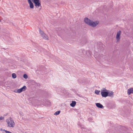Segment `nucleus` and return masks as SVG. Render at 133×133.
<instances>
[{"mask_svg":"<svg viewBox=\"0 0 133 133\" xmlns=\"http://www.w3.org/2000/svg\"><path fill=\"white\" fill-rule=\"evenodd\" d=\"M60 90V89H59V90ZM58 90H59V89H58ZM58 91L59 94H61V93H60L59 92V91H58Z\"/></svg>","mask_w":133,"mask_h":133,"instance_id":"a878e982","label":"nucleus"},{"mask_svg":"<svg viewBox=\"0 0 133 133\" xmlns=\"http://www.w3.org/2000/svg\"><path fill=\"white\" fill-rule=\"evenodd\" d=\"M26 87L25 86H23V87L21 88L17 89L16 91H14V92L16 93H20L22 91H25L26 89Z\"/></svg>","mask_w":133,"mask_h":133,"instance_id":"39448f33","label":"nucleus"},{"mask_svg":"<svg viewBox=\"0 0 133 133\" xmlns=\"http://www.w3.org/2000/svg\"><path fill=\"white\" fill-rule=\"evenodd\" d=\"M28 1L29 4L32 3V2L31 0H28Z\"/></svg>","mask_w":133,"mask_h":133,"instance_id":"b1692460","label":"nucleus"},{"mask_svg":"<svg viewBox=\"0 0 133 133\" xmlns=\"http://www.w3.org/2000/svg\"><path fill=\"white\" fill-rule=\"evenodd\" d=\"M4 131L6 133H12L10 131H8L5 130H4Z\"/></svg>","mask_w":133,"mask_h":133,"instance_id":"6ab92c4d","label":"nucleus"},{"mask_svg":"<svg viewBox=\"0 0 133 133\" xmlns=\"http://www.w3.org/2000/svg\"><path fill=\"white\" fill-rule=\"evenodd\" d=\"M91 120V118H89L88 119V120L90 121V120Z\"/></svg>","mask_w":133,"mask_h":133,"instance_id":"393cba45","label":"nucleus"},{"mask_svg":"<svg viewBox=\"0 0 133 133\" xmlns=\"http://www.w3.org/2000/svg\"><path fill=\"white\" fill-rule=\"evenodd\" d=\"M61 111H56L54 114V115H58L60 113Z\"/></svg>","mask_w":133,"mask_h":133,"instance_id":"f3484780","label":"nucleus"},{"mask_svg":"<svg viewBox=\"0 0 133 133\" xmlns=\"http://www.w3.org/2000/svg\"><path fill=\"white\" fill-rule=\"evenodd\" d=\"M113 95L114 92L112 91H110V92L108 91V96L111 97H113Z\"/></svg>","mask_w":133,"mask_h":133,"instance_id":"9b49d317","label":"nucleus"},{"mask_svg":"<svg viewBox=\"0 0 133 133\" xmlns=\"http://www.w3.org/2000/svg\"><path fill=\"white\" fill-rule=\"evenodd\" d=\"M84 21L87 24L93 27H95L99 23L98 21L93 22L87 17L84 18Z\"/></svg>","mask_w":133,"mask_h":133,"instance_id":"f257e3e1","label":"nucleus"},{"mask_svg":"<svg viewBox=\"0 0 133 133\" xmlns=\"http://www.w3.org/2000/svg\"><path fill=\"white\" fill-rule=\"evenodd\" d=\"M39 33L41 35V36H43V35H45V33H44V32L42 31V30L41 29H39Z\"/></svg>","mask_w":133,"mask_h":133,"instance_id":"ddd939ff","label":"nucleus"},{"mask_svg":"<svg viewBox=\"0 0 133 133\" xmlns=\"http://www.w3.org/2000/svg\"><path fill=\"white\" fill-rule=\"evenodd\" d=\"M12 78L14 79L16 78V75L15 73H13L12 74Z\"/></svg>","mask_w":133,"mask_h":133,"instance_id":"dca6fc26","label":"nucleus"},{"mask_svg":"<svg viewBox=\"0 0 133 133\" xmlns=\"http://www.w3.org/2000/svg\"><path fill=\"white\" fill-rule=\"evenodd\" d=\"M4 131L6 133H12L10 131H8L5 130H4Z\"/></svg>","mask_w":133,"mask_h":133,"instance_id":"aec40b11","label":"nucleus"},{"mask_svg":"<svg viewBox=\"0 0 133 133\" xmlns=\"http://www.w3.org/2000/svg\"><path fill=\"white\" fill-rule=\"evenodd\" d=\"M95 104L96 107L98 108H103V105L99 103H96Z\"/></svg>","mask_w":133,"mask_h":133,"instance_id":"1a4fd4ad","label":"nucleus"},{"mask_svg":"<svg viewBox=\"0 0 133 133\" xmlns=\"http://www.w3.org/2000/svg\"><path fill=\"white\" fill-rule=\"evenodd\" d=\"M101 94L103 97H106L108 96V91L105 88L101 91Z\"/></svg>","mask_w":133,"mask_h":133,"instance_id":"7ed1b4c3","label":"nucleus"},{"mask_svg":"<svg viewBox=\"0 0 133 133\" xmlns=\"http://www.w3.org/2000/svg\"><path fill=\"white\" fill-rule=\"evenodd\" d=\"M87 42V41L85 40L84 42V41H82V43L83 44H85Z\"/></svg>","mask_w":133,"mask_h":133,"instance_id":"4be33fe9","label":"nucleus"},{"mask_svg":"<svg viewBox=\"0 0 133 133\" xmlns=\"http://www.w3.org/2000/svg\"><path fill=\"white\" fill-rule=\"evenodd\" d=\"M32 1L36 8H38L40 6L41 7V2L40 0H32Z\"/></svg>","mask_w":133,"mask_h":133,"instance_id":"20e7f679","label":"nucleus"},{"mask_svg":"<svg viewBox=\"0 0 133 133\" xmlns=\"http://www.w3.org/2000/svg\"><path fill=\"white\" fill-rule=\"evenodd\" d=\"M104 45L102 43H99L98 44V48L100 50H103L104 49Z\"/></svg>","mask_w":133,"mask_h":133,"instance_id":"423d86ee","label":"nucleus"},{"mask_svg":"<svg viewBox=\"0 0 133 133\" xmlns=\"http://www.w3.org/2000/svg\"><path fill=\"white\" fill-rule=\"evenodd\" d=\"M30 7L32 9L34 8V5L33 3L32 2L29 4Z\"/></svg>","mask_w":133,"mask_h":133,"instance_id":"4468645a","label":"nucleus"},{"mask_svg":"<svg viewBox=\"0 0 133 133\" xmlns=\"http://www.w3.org/2000/svg\"><path fill=\"white\" fill-rule=\"evenodd\" d=\"M6 121L9 127H13L14 126L15 124L12 118L10 117L8 119L6 120Z\"/></svg>","mask_w":133,"mask_h":133,"instance_id":"f03ea898","label":"nucleus"},{"mask_svg":"<svg viewBox=\"0 0 133 133\" xmlns=\"http://www.w3.org/2000/svg\"><path fill=\"white\" fill-rule=\"evenodd\" d=\"M81 128H83V127H82V126H81Z\"/></svg>","mask_w":133,"mask_h":133,"instance_id":"bb28decb","label":"nucleus"},{"mask_svg":"<svg viewBox=\"0 0 133 133\" xmlns=\"http://www.w3.org/2000/svg\"><path fill=\"white\" fill-rule=\"evenodd\" d=\"M1 20L0 19V22H1Z\"/></svg>","mask_w":133,"mask_h":133,"instance_id":"cd10ccee","label":"nucleus"},{"mask_svg":"<svg viewBox=\"0 0 133 133\" xmlns=\"http://www.w3.org/2000/svg\"><path fill=\"white\" fill-rule=\"evenodd\" d=\"M127 92L128 95H130L131 94H133V88H131L128 89Z\"/></svg>","mask_w":133,"mask_h":133,"instance_id":"6e6552de","label":"nucleus"},{"mask_svg":"<svg viewBox=\"0 0 133 133\" xmlns=\"http://www.w3.org/2000/svg\"><path fill=\"white\" fill-rule=\"evenodd\" d=\"M4 117L1 116L0 117V120H3L4 119Z\"/></svg>","mask_w":133,"mask_h":133,"instance_id":"5701e85b","label":"nucleus"},{"mask_svg":"<svg viewBox=\"0 0 133 133\" xmlns=\"http://www.w3.org/2000/svg\"><path fill=\"white\" fill-rule=\"evenodd\" d=\"M121 33V31H119L117 33L116 36V38L117 40V42H118L120 39V36Z\"/></svg>","mask_w":133,"mask_h":133,"instance_id":"0eeeda50","label":"nucleus"},{"mask_svg":"<svg viewBox=\"0 0 133 133\" xmlns=\"http://www.w3.org/2000/svg\"><path fill=\"white\" fill-rule=\"evenodd\" d=\"M23 77L25 79H26L28 78V76L26 74H24L23 75Z\"/></svg>","mask_w":133,"mask_h":133,"instance_id":"a211bd4d","label":"nucleus"},{"mask_svg":"<svg viewBox=\"0 0 133 133\" xmlns=\"http://www.w3.org/2000/svg\"><path fill=\"white\" fill-rule=\"evenodd\" d=\"M42 37L43 38L46 40H48V36L46 35L45 34L44 35H43V36H42Z\"/></svg>","mask_w":133,"mask_h":133,"instance_id":"f8f14e48","label":"nucleus"},{"mask_svg":"<svg viewBox=\"0 0 133 133\" xmlns=\"http://www.w3.org/2000/svg\"><path fill=\"white\" fill-rule=\"evenodd\" d=\"M76 104V101H72V103L70 104V105L72 107H74L75 106Z\"/></svg>","mask_w":133,"mask_h":133,"instance_id":"9d476101","label":"nucleus"},{"mask_svg":"<svg viewBox=\"0 0 133 133\" xmlns=\"http://www.w3.org/2000/svg\"><path fill=\"white\" fill-rule=\"evenodd\" d=\"M78 82L79 83H83V82L81 79H79L78 81Z\"/></svg>","mask_w":133,"mask_h":133,"instance_id":"412c9836","label":"nucleus"},{"mask_svg":"<svg viewBox=\"0 0 133 133\" xmlns=\"http://www.w3.org/2000/svg\"><path fill=\"white\" fill-rule=\"evenodd\" d=\"M100 92V90H96L95 91V93L97 95H99Z\"/></svg>","mask_w":133,"mask_h":133,"instance_id":"2eb2a0df","label":"nucleus"}]
</instances>
